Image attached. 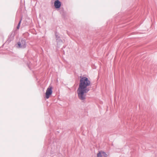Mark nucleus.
Instances as JSON below:
<instances>
[{
	"mask_svg": "<svg viewBox=\"0 0 157 157\" xmlns=\"http://www.w3.org/2000/svg\"><path fill=\"white\" fill-rule=\"evenodd\" d=\"M79 86L77 90L78 98L84 102L86 99L87 94L90 90L89 86L91 85V82L86 77L80 76Z\"/></svg>",
	"mask_w": 157,
	"mask_h": 157,
	"instance_id": "f257e3e1",
	"label": "nucleus"
},
{
	"mask_svg": "<svg viewBox=\"0 0 157 157\" xmlns=\"http://www.w3.org/2000/svg\"><path fill=\"white\" fill-rule=\"evenodd\" d=\"M26 47V40L23 39H22L21 41L18 42L17 45V47L18 48H24Z\"/></svg>",
	"mask_w": 157,
	"mask_h": 157,
	"instance_id": "f03ea898",
	"label": "nucleus"
},
{
	"mask_svg": "<svg viewBox=\"0 0 157 157\" xmlns=\"http://www.w3.org/2000/svg\"><path fill=\"white\" fill-rule=\"evenodd\" d=\"M52 86H49L46 90L45 93V98L48 99L50 96L52 95Z\"/></svg>",
	"mask_w": 157,
	"mask_h": 157,
	"instance_id": "7ed1b4c3",
	"label": "nucleus"
},
{
	"mask_svg": "<svg viewBox=\"0 0 157 157\" xmlns=\"http://www.w3.org/2000/svg\"><path fill=\"white\" fill-rule=\"evenodd\" d=\"M56 39L57 44H60L63 43V40L61 39V35L56 31L55 32Z\"/></svg>",
	"mask_w": 157,
	"mask_h": 157,
	"instance_id": "20e7f679",
	"label": "nucleus"
},
{
	"mask_svg": "<svg viewBox=\"0 0 157 157\" xmlns=\"http://www.w3.org/2000/svg\"><path fill=\"white\" fill-rule=\"evenodd\" d=\"M54 6L56 9L59 8L61 6V3L59 0H56L54 2Z\"/></svg>",
	"mask_w": 157,
	"mask_h": 157,
	"instance_id": "39448f33",
	"label": "nucleus"
},
{
	"mask_svg": "<svg viewBox=\"0 0 157 157\" xmlns=\"http://www.w3.org/2000/svg\"><path fill=\"white\" fill-rule=\"evenodd\" d=\"M22 16H21V17L20 21H19L17 25V29H19L20 25H21V21L22 20Z\"/></svg>",
	"mask_w": 157,
	"mask_h": 157,
	"instance_id": "423d86ee",
	"label": "nucleus"
},
{
	"mask_svg": "<svg viewBox=\"0 0 157 157\" xmlns=\"http://www.w3.org/2000/svg\"><path fill=\"white\" fill-rule=\"evenodd\" d=\"M98 157H103L101 151H99L97 154Z\"/></svg>",
	"mask_w": 157,
	"mask_h": 157,
	"instance_id": "0eeeda50",
	"label": "nucleus"
},
{
	"mask_svg": "<svg viewBox=\"0 0 157 157\" xmlns=\"http://www.w3.org/2000/svg\"><path fill=\"white\" fill-rule=\"evenodd\" d=\"M102 153V156L103 157H106L107 156V154L106 153V152L104 151H101Z\"/></svg>",
	"mask_w": 157,
	"mask_h": 157,
	"instance_id": "6e6552de",
	"label": "nucleus"
},
{
	"mask_svg": "<svg viewBox=\"0 0 157 157\" xmlns=\"http://www.w3.org/2000/svg\"><path fill=\"white\" fill-rule=\"evenodd\" d=\"M28 67H29V68L30 69V70H31V68H30V66H29V65H28Z\"/></svg>",
	"mask_w": 157,
	"mask_h": 157,
	"instance_id": "1a4fd4ad",
	"label": "nucleus"
}]
</instances>
